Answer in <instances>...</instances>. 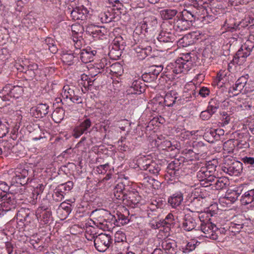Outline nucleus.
<instances>
[{
    "mask_svg": "<svg viewBox=\"0 0 254 254\" xmlns=\"http://www.w3.org/2000/svg\"><path fill=\"white\" fill-rule=\"evenodd\" d=\"M28 175L29 171L27 169L17 171L11 178L10 186L5 182H0V190L5 193H11L13 194L20 193L22 190L21 187L26 184L29 180Z\"/></svg>",
    "mask_w": 254,
    "mask_h": 254,
    "instance_id": "obj_1",
    "label": "nucleus"
},
{
    "mask_svg": "<svg viewBox=\"0 0 254 254\" xmlns=\"http://www.w3.org/2000/svg\"><path fill=\"white\" fill-rule=\"evenodd\" d=\"M190 54L180 57L176 61L170 63L166 67V76L170 79H175L177 75L188 72L191 68L192 63Z\"/></svg>",
    "mask_w": 254,
    "mask_h": 254,
    "instance_id": "obj_2",
    "label": "nucleus"
},
{
    "mask_svg": "<svg viewBox=\"0 0 254 254\" xmlns=\"http://www.w3.org/2000/svg\"><path fill=\"white\" fill-rule=\"evenodd\" d=\"M77 0L71 2L68 5L65 6V14H70L71 19L74 21H84L87 19L89 11L83 5H77Z\"/></svg>",
    "mask_w": 254,
    "mask_h": 254,
    "instance_id": "obj_3",
    "label": "nucleus"
},
{
    "mask_svg": "<svg viewBox=\"0 0 254 254\" xmlns=\"http://www.w3.org/2000/svg\"><path fill=\"white\" fill-rule=\"evenodd\" d=\"M254 48V35H250L248 40L243 45L241 49L238 51L236 56L233 59V62L240 64L239 60L243 62L245 58L248 57Z\"/></svg>",
    "mask_w": 254,
    "mask_h": 254,
    "instance_id": "obj_4",
    "label": "nucleus"
},
{
    "mask_svg": "<svg viewBox=\"0 0 254 254\" xmlns=\"http://www.w3.org/2000/svg\"><path fill=\"white\" fill-rule=\"evenodd\" d=\"M197 228H200V231L203 233L201 235L202 237L215 240L218 239V236L216 231L217 228L215 224L209 221L201 222L200 226Z\"/></svg>",
    "mask_w": 254,
    "mask_h": 254,
    "instance_id": "obj_5",
    "label": "nucleus"
},
{
    "mask_svg": "<svg viewBox=\"0 0 254 254\" xmlns=\"http://www.w3.org/2000/svg\"><path fill=\"white\" fill-rule=\"evenodd\" d=\"M112 243L111 235L101 233L98 234L94 239V246L99 252H104L109 248Z\"/></svg>",
    "mask_w": 254,
    "mask_h": 254,
    "instance_id": "obj_6",
    "label": "nucleus"
},
{
    "mask_svg": "<svg viewBox=\"0 0 254 254\" xmlns=\"http://www.w3.org/2000/svg\"><path fill=\"white\" fill-rule=\"evenodd\" d=\"M223 171L230 176H238L242 172L243 164L241 162L235 160L227 161L225 160L222 167Z\"/></svg>",
    "mask_w": 254,
    "mask_h": 254,
    "instance_id": "obj_7",
    "label": "nucleus"
},
{
    "mask_svg": "<svg viewBox=\"0 0 254 254\" xmlns=\"http://www.w3.org/2000/svg\"><path fill=\"white\" fill-rule=\"evenodd\" d=\"M180 165L181 163L179 160H175L169 164L167 168V173L165 175V179L168 182L173 181L175 182L176 179H178L181 174Z\"/></svg>",
    "mask_w": 254,
    "mask_h": 254,
    "instance_id": "obj_8",
    "label": "nucleus"
},
{
    "mask_svg": "<svg viewBox=\"0 0 254 254\" xmlns=\"http://www.w3.org/2000/svg\"><path fill=\"white\" fill-rule=\"evenodd\" d=\"M49 205L42 203L36 210L35 215L37 219L43 224H47L52 219V211Z\"/></svg>",
    "mask_w": 254,
    "mask_h": 254,
    "instance_id": "obj_9",
    "label": "nucleus"
},
{
    "mask_svg": "<svg viewBox=\"0 0 254 254\" xmlns=\"http://www.w3.org/2000/svg\"><path fill=\"white\" fill-rule=\"evenodd\" d=\"M179 35L174 29L170 28L169 31L166 30L161 31L158 37V40L161 42H177L181 40H184L188 37L184 36L182 38H179Z\"/></svg>",
    "mask_w": 254,
    "mask_h": 254,
    "instance_id": "obj_10",
    "label": "nucleus"
},
{
    "mask_svg": "<svg viewBox=\"0 0 254 254\" xmlns=\"http://www.w3.org/2000/svg\"><path fill=\"white\" fill-rule=\"evenodd\" d=\"M16 201L14 194L11 193H5L0 190V205L5 207L6 210H10L14 207Z\"/></svg>",
    "mask_w": 254,
    "mask_h": 254,
    "instance_id": "obj_11",
    "label": "nucleus"
},
{
    "mask_svg": "<svg viewBox=\"0 0 254 254\" xmlns=\"http://www.w3.org/2000/svg\"><path fill=\"white\" fill-rule=\"evenodd\" d=\"M198 220L192 217L189 214H186L182 220L181 222V228L186 232H190L194 230H197L196 229L197 226V222Z\"/></svg>",
    "mask_w": 254,
    "mask_h": 254,
    "instance_id": "obj_12",
    "label": "nucleus"
},
{
    "mask_svg": "<svg viewBox=\"0 0 254 254\" xmlns=\"http://www.w3.org/2000/svg\"><path fill=\"white\" fill-rule=\"evenodd\" d=\"M91 126V122L89 119H86L80 123L79 125L76 126L72 133V135L75 138L79 137L81 135L89 132V129Z\"/></svg>",
    "mask_w": 254,
    "mask_h": 254,
    "instance_id": "obj_13",
    "label": "nucleus"
},
{
    "mask_svg": "<svg viewBox=\"0 0 254 254\" xmlns=\"http://www.w3.org/2000/svg\"><path fill=\"white\" fill-rule=\"evenodd\" d=\"M49 112V106L46 104H39L30 109V114L36 118H42Z\"/></svg>",
    "mask_w": 254,
    "mask_h": 254,
    "instance_id": "obj_14",
    "label": "nucleus"
},
{
    "mask_svg": "<svg viewBox=\"0 0 254 254\" xmlns=\"http://www.w3.org/2000/svg\"><path fill=\"white\" fill-rule=\"evenodd\" d=\"M248 81V79L245 76L240 77L236 81L235 84L229 89V93H232L233 95H237L242 93L244 88Z\"/></svg>",
    "mask_w": 254,
    "mask_h": 254,
    "instance_id": "obj_15",
    "label": "nucleus"
},
{
    "mask_svg": "<svg viewBox=\"0 0 254 254\" xmlns=\"http://www.w3.org/2000/svg\"><path fill=\"white\" fill-rule=\"evenodd\" d=\"M109 214L108 211L99 209L93 211L91 216L97 221V223L103 225L106 221L107 217Z\"/></svg>",
    "mask_w": 254,
    "mask_h": 254,
    "instance_id": "obj_16",
    "label": "nucleus"
},
{
    "mask_svg": "<svg viewBox=\"0 0 254 254\" xmlns=\"http://www.w3.org/2000/svg\"><path fill=\"white\" fill-rule=\"evenodd\" d=\"M158 24L157 18L153 15H150L145 17L143 19V24L141 26L142 29L146 32L153 30L157 27Z\"/></svg>",
    "mask_w": 254,
    "mask_h": 254,
    "instance_id": "obj_17",
    "label": "nucleus"
},
{
    "mask_svg": "<svg viewBox=\"0 0 254 254\" xmlns=\"http://www.w3.org/2000/svg\"><path fill=\"white\" fill-rule=\"evenodd\" d=\"M162 248L166 253L169 254H176L177 252V245L176 242L172 240L167 239L162 241Z\"/></svg>",
    "mask_w": 254,
    "mask_h": 254,
    "instance_id": "obj_18",
    "label": "nucleus"
},
{
    "mask_svg": "<svg viewBox=\"0 0 254 254\" xmlns=\"http://www.w3.org/2000/svg\"><path fill=\"white\" fill-rule=\"evenodd\" d=\"M183 199V193L177 191L168 198V203L172 208H176L181 204Z\"/></svg>",
    "mask_w": 254,
    "mask_h": 254,
    "instance_id": "obj_19",
    "label": "nucleus"
},
{
    "mask_svg": "<svg viewBox=\"0 0 254 254\" xmlns=\"http://www.w3.org/2000/svg\"><path fill=\"white\" fill-rule=\"evenodd\" d=\"M179 15L177 16V19L174 22L173 28L178 33V32H182L187 30L190 28L191 24L186 20L183 19L182 17H179Z\"/></svg>",
    "mask_w": 254,
    "mask_h": 254,
    "instance_id": "obj_20",
    "label": "nucleus"
},
{
    "mask_svg": "<svg viewBox=\"0 0 254 254\" xmlns=\"http://www.w3.org/2000/svg\"><path fill=\"white\" fill-rule=\"evenodd\" d=\"M30 212L29 209L21 208L17 214V219L24 223V225H28L31 222V218L30 216Z\"/></svg>",
    "mask_w": 254,
    "mask_h": 254,
    "instance_id": "obj_21",
    "label": "nucleus"
},
{
    "mask_svg": "<svg viewBox=\"0 0 254 254\" xmlns=\"http://www.w3.org/2000/svg\"><path fill=\"white\" fill-rule=\"evenodd\" d=\"M96 51L91 50V49H83L80 52V58L84 63H90L93 61V58L96 54Z\"/></svg>",
    "mask_w": 254,
    "mask_h": 254,
    "instance_id": "obj_22",
    "label": "nucleus"
},
{
    "mask_svg": "<svg viewBox=\"0 0 254 254\" xmlns=\"http://www.w3.org/2000/svg\"><path fill=\"white\" fill-rule=\"evenodd\" d=\"M191 212H201L203 210V198L202 197H194L189 204Z\"/></svg>",
    "mask_w": 254,
    "mask_h": 254,
    "instance_id": "obj_23",
    "label": "nucleus"
},
{
    "mask_svg": "<svg viewBox=\"0 0 254 254\" xmlns=\"http://www.w3.org/2000/svg\"><path fill=\"white\" fill-rule=\"evenodd\" d=\"M207 171L205 168H203L202 167L197 173V178L199 181H204L207 182L213 183L215 176L211 175V174Z\"/></svg>",
    "mask_w": 254,
    "mask_h": 254,
    "instance_id": "obj_24",
    "label": "nucleus"
},
{
    "mask_svg": "<svg viewBox=\"0 0 254 254\" xmlns=\"http://www.w3.org/2000/svg\"><path fill=\"white\" fill-rule=\"evenodd\" d=\"M137 54V57L140 60H143L148 55H150L152 52V48L148 46L144 47L143 45H139L134 48Z\"/></svg>",
    "mask_w": 254,
    "mask_h": 254,
    "instance_id": "obj_25",
    "label": "nucleus"
},
{
    "mask_svg": "<svg viewBox=\"0 0 254 254\" xmlns=\"http://www.w3.org/2000/svg\"><path fill=\"white\" fill-rule=\"evenodd\" d=\"M194 13L192 7H190L189 9H184L181 12L179 13V17H182L183 19L186 20L189 23H191L193 21H195V18L193 16Z\"/></svg>",
    "mask_w": 254,
    "mask_h": 254,
    "instance_id": "obj_26",
    "label": "nucleus"
},
{
    "mask_svg": "<svg viewBox=\"0 0 254 254\" xmlns=\"http://www.w3.org/2000/svg\"><path fill=\"white\" fill-rule=\"evenodd\" d=\"M143 169L149 172L150 174L157 175L161 170V165L155 162L146 163L142 166Z\"/></svg>",
    "mask_w": 254,
    "mask_h": 254,
    "instance_id": "obj_27",
    "label": "nucleus"
},
{
    "mask_svg": "<svg viewBox=\"0 0 254 254\" xmlns=\"http://www.w3.org/2000/svg\"><path fill=\"white\" fill-rule=\"evenodd\" d=\"M178 94L175 91H170L167 92L164 97V103L166 106L170 107L177 101L178 97Z\"/></svg>",
    "mask_w": 254,
    "mask_h": 254,
    "instance_id": "obj_28",
    "label": "nucleus"
},
{
    "mask_svg": "<svg viewBox=\"0 0 254 254\" xmlns=\"http://www.w3.org/2000/svg\"><path fill=\"white\" fill-rule=\"evenodd\" d=\"M163 67L162 65H153L151 67V71H150L149 73L144 74L142 76V78L144 79V81L147 82L148 80H146L145 79L147 78L148 76H150V77L152 78L150 80H153L156 78V77L159 75Z\"/></svg>",
    "mask_w": 254,
    "mask_h": 254,
    "instance_id": "obj_29",
    "label": "nucleus"
},
{
    "mask_svg": "<svg viewBox=\"0 0 254 254\" xmlns=\"http://www.w3.org/2000/svg\"><path fill=\"white\" fill-rule=\"evenodd\" d=\"M206 146L202 141H193L192 151L195 154L202 155L206 153Z\"/></svg>",
    "mask_w": 254,
    "mask_h": 254,
    "instance_id": "obj_30",
    "label": "nucleus"
},
{
    "mask_svg": "<svg viewBox=\"0 0 254 254\" xmlns=\"http://www.w3.org/2000/svg\"><path fill=\"white\" fill-rule=\"evenodd\" d=\"M110 67V72L113 76L117 77H120L124 73L123 66L119 63H115L112 64Z\"/></svg>",
    "mask_w": 254,
    "mask_h": 254,
    "instance_id": "obj_31",
    "label": "nucleus"
},
{
    "mask_svg": "<svg viewBox=\"0 0 254 254\" xmlns=\"http://www.w3.org/2000/svg\"><path fill=\"white\" fill-rule=\"evenodd\" d=\"M227 182V180L225 178H216L215 177L213 184H210L212 185V188L218 190L225 188Z\"/></svg>",
    "mask_w": 254,
    "mask_h": 254,
    "instance_id": "obj_32",
    "label": "nucleus"
},
{
    "mask_svg": "<svg viewBox=\"0 0 254 254\" xmlns=\"http://www.w3.org/2000/svg\"><path fill=\"white\" fill-rule=\"evenodd\" d=\"M241 201L245 205L254 202V189L245 192L242 196Z\"/></svg>",
    "mask_w": 254,
    "mask_h": 254,
    "instance_id": "obj_33",
    "label": "nucleus"
},
{
    "mask_svg": "<svg viewBox=\"0 0 254 254\" xmlns=\"http://www.w3.org/2000/svg\"><path fill=\"white\" fill-rule=\"evenodd\" d=\"M114 218L115 224L117 226L124 225L129 222V219L127 216L121 213H117L116 215L113 216Z\"/></svg>",
    "mask_w": 254,
    "mask_h": 254,
    "instance_id": "obj_34",
    "label": "nucleus"
},
{
    "mask_svg": "<svg viewBox=\"0 0 254 254\" xmlns=\"http://www.w3.org/2000/svg\"><path fill=\"white\" fill-rule=\"evenodd\" d=\"M64 110L62 108H57L53 112L52 117L55 122L60 123L64 118Z\"/></svg>",
    "mask_w": 254,
    "mask_h": 254,
    "instance_id": "obj_35",
    "label": "nucleus"
},
{
    "mask_svg": "<svg viewBox=\"0 0 254 254\" xmlns=\"http://www.w3.org/2000/svg\"><path fill=\"white\" fill-rule=\"evenodd\" d=\"M44 48L48 49L52 54H56L58 51L54 40L50 37H48L45 39Z\"/></svg>",
    "mask_w": 254,
    "mask_h": 254,
    "instance_id": "obj_36",
    "label": "nucleus"
},
{
    "mask_svg": "<svg viewBox=\"0 0 254 254\" xmlns=\"http://www.w3.org/2000/svg\"><path fill=\"white\" fill-rule=\"evenodd\" d=\"M192 9H193V12L196 13L195 14L193 13V16L195 20H201V16H202V15H204V14L206 13V9L202 6V4H199L198 6L194 5V6L192 7Z\"/></svg>",
    "mask_w": 254,
    "mask_h": 254,
    "instance_id": "obj_37",
    "label": "nucleus"
},
{
    "mask_svg": "<svg viewBox=\"0 0 254 254\" xmlns=\"http://www.w3.org/2000/svg\"><path fill=\"white\" fill-rule=\"evenodd\" d=\"M178 13L176 9L165 8L160 11L161 17L164 19H171Z\"/></svg>",
    "mask_w": 254,
    "mask_h": 254,
    "instance_id": "obj_38",
    "label": "nucleus"
},
{
    "mask_svg": "<svg viewBox=\"0 0 254 254\" xmlns=\"http://www.w3.org/2000/svg\"><path fill=\"white\" fill-rule=\"evenodd\" d=\"M97 228L94 227L89 226L86 227L85 236L86 238L89 241H94L96 236H97Z\"/></svg>",
    "mask_w": 254,
    "mask_h": 254,
    "instance_id": "obj_39",
    "label": "nucleus"
},
{
    "mask_svg": "<svg viewBox=\"0 0 254 254\" xmlns=\"http://www.w3.org/2000/svg\"><path fill=\"white\" fill-rule=\"evenodd\" d=\"M126 200L127 205L134 207L136 205L139 203L140 198L137 194H130L129 196H127Z\"/></svg>",
    "mask_w": 254,
    "mask_h": 254,
    "instance_id": "obj_40",
    "label": "nucleus"
},
{
    "mask_svg": "<svg viewBox=\"0 0 254 254\" xmlns=\"http://www.w3.org/2000/svg\"><path fill=\"white\" fill-rule=\"evenodd\" d=\"M220 102L215 98L211 99L209 103L207 108L208 111L210 112L213 115L214 114L219 108Z\"/></svg>",
    "mask_w": 254,
    "mask_h": 254,
    "instance_id": "obj_41",
    "label": "nucleus"
},
{
    "mask_svg": "<svg viewBox=\"0 0 254 254\" xmlns=\"http://www.w3.org/2000/svg\"><path fill=\"white\" fill-rule=\"evenodd\" d=\"M9 124L5 120L0 119V138L5 136L9 131Z\"/></svg>",
    "mask_w": 254,
    "mask_h": 254,
    "instance_id": "obj_42",
    "label": "nucleus"
},
{
    "mask_svg": "<svg viewBox=\"0 0 254 254\" xmlns=\"http://www.w3.org/2000/svg\"><path fill=\"white\" fill-rule=\"evenodd\" d=\"M35 70V79L36 80H42L46 78V75L44 70L41 68H38V66L37 64H34V66L32 67Z\"/></svg>",
    "mask_w": 254,
    "mask_h": 254,
    "instance_id": "obj_43",
    "label": "nucleus"
},
{
    "mask_svg": "<svg viewBox=\"0 0 254 254\" xmlns=\"http://www.w3.org/2000/svg\"><path fill=\"white\" fill-rule=\"evenodd\" d=\"M71 30L72 33V35H77V37H79V38H80L81 37L82 34L84 31V28L81 24L76 23L71 25Z\"/></svg>",
    "mask_w": 254,
    "mask_h": 254,
    "instance_id": "obj_44",
    "label": "nucleus"
},
{
    "mask_svg": "<svg viewBox=\"0 0 254 254\" xmlns=\"http://www.w3.org/2000/svg\"><path fill=\"white\" fill-rule=\"evenodd\" d=\"M141 82L140 80H135L131 86L129 91L132 94H140L142 93V87L140 85Z\"/></svg>",
    "mask_w": 254,
    "mask_h": 254,
    "instance_id": "obj_45",
    "label": "nucleus"
},
{
    "mask_svg": "<svg viewBox=\"0 0 254 254\" xmlns=\"http://www.w3.org/2000/svg\"><path fill=\"white\" fill-rule=\"evenodd\" d=\"M86 32L90 35H92L94 37H96L97 35H101L102 33L101 29L95 25H90L87 27Z\"/></svg>",
    "mask_w": 254,
    "mask_h": 254,
    "instance_id": "obj_46",
    "label": "nucleus"
},
{
    "mask_svg": "<svg viewBox=\"0 0 254 254\" xmlns=\"http://www.w3.org/2000/svg\"><path fill=\"white\" fill-rule=\"evenodd\" d=\"M23 92V88L21 86L16 85L11 88L10 99L12 98H17L22 95Z\"/></svg>",
    "mask_w": 254,
    "mask_h": 254,
    "instance_id": "obj_47",
    "label": "nucleus"
},
{
    "mask_svg": "<svg viewBox=\"0 0 254 254\" xmlns=\"http://www.w3.org/2000/svg\"><path fill=\"white\" fill-rule=\"evenodd\" d=\"M73 87H70L69 85H66L64 86L62 92L61 93L63 99H62V101L63 100H65V99H68V97L71 95V94L73 93Z\"/></svg>",
    "mask_w": 254,
    "mask_h": 254,
    "instance_id": "obj_48",
    "label": "nucleus"
},
{
    "mask_svg": "<svg viewBox=\"0 0 254 254\" xmlns=\"http://www.w3.org/2000/svg\"><path fill=\"white\" fill-rule=\"evenodd\" d=\"M162 223L164 227L168 228L173 227L175 224L173 215L172 213H169L163 220Z\"/></svg>",
    "mask_w": 254,
    "mask_h": 254,
    "instance_id": "obj_49",
    "label": "nucleus"
},
{
    "mask_svg": "<svg viewBox=\"0 0 254 254\" xmlns=\"http://www.w3.org/2000/svg\"><path fill=\"white\" fill-rule=\"evenodd\" d=\"M53 200L56 202H60L63 200L64 198V192L62 189L58 188L56 190L52 195Z\"/></svg>",
    "mask_w": 254,
    "mask_h": 254,
    "instance_id": "obj_50",
    "label": "nucleus"
},
{
    "mask_svg": "<svg viewBox=\"0 0 254 254\" xmlns=\"http://www.w3.org/2000/svg\"><path fill=\"white\" fill-rule=\"evenodd\" d=\"M34 64H31L28 66V69L24 72L25 75L29 79H35V70L33 67Z\"/></svg>",
    "mask_w": 254,
    "mask_h": 254,
    "instance_id": "obj_51",
    "label": "nucleus"
},
{
    "mask_svg": "<svg viewBox=\"0 0 254 254\" xmlns=\"http://www.w3.org/2000/svg\"><path fill=\"white\" fill-rule=\"evenodd\" d=\"M100 18L102 22L109 23L112 21L113 17L110 12L107 11L101 13L100 14Z\"/></svg>",
    "mask_w": 254,
    "mask_h": 254,
    "instance_id": "obj_52",
    "label": "nucleus"
},
{
    "mask_svg": "<svg viewBox=\"0 0 254 254\" xmlns=\"http://www.w3.org/2000/svg\"><path fill=\"white\" fill-rule=\"evenodd\" d=\"M234 148V144L231 140H228L223 145V149L228 153L232 152Z\"/></svg>",
    "mask_w": 254,
    "mask_h": 254,
    "instance_id": "obj_53",
    "label": "nucleus"
},
{
    "mask_svg": "<svg viewBox=\"0 0 254 254\" xmlns=\"http://www.w3.org/2000/svg\"><path fill=\"white\" fill-rule=\"evenodd\" d=\"M74 58L73 54H64L62 56V59L64 63L68 64H70Z\"/></svg>",
    "mask_w": 254,
    "mask_h": 254,
    "instance_id": "obj_54",
    "label": "nucleus"
},
{
    "mask_svg": "<svg viewBox=\"0 0 254 254\" xmlns=\"http://www.w3.org/2000/svg\"><path fill=\"white\" fill-rule=\"evenodd\" d=\"M125 234L122 231H117L115 235V242H124L126 240Z\"/></svg>",
    "mask_w": 254,
    "mask_h": 254,
    "instance_id": "obj_55",
    "label": "nucleus"
},
{
    "mask_svg": "<svg viewBox=\"0 0 254 254\" xmlns=\"http://www.w3.org/2000/svg\"><path fill=\"white\" fill-rule=\"evenodd\" d=\"M243 227L244 224H236L232 223L230 228L231 229V231L232 232L239 233L243 228Z\"/></svg>",
    "mask_w": 254,
    "mask_h": 254,
    "instance_id": "obj_56",
    "label": "nucleus"
},
{
    "mask_svg": "<svg viewBox=\"0 0 254 254\" xmlns=\"http://www.w3.org/2000/svg\"><path fill=\"white\" fill-rule=\"evenodd\" d=\"M212 115L213 114L206 109L201 112L200 118L203 121H207L209 120Z\"/></svg>",
    "mask_w": 254,
    "mask_h": 254,
    "instance_id": "obj_57",
    "label": "nucleus"
},
{
    "mask_svg": "<svg viewBox=\"0 0 254 254\" xmlns=\"http://www.w3.org/2000/svg\"><path fill=\"white\" fill-rule=\"evenodd\" d=\"M164 203H163L162 200H160L159 199L158 200H153L151 201V203L150 204V209H154V206L156 208H161Z\"/></svg>",
    "mask_w": 254,
    "mask_h": 254,
    "instance_id": "obj_58",
    "label": "nucleus"
},
{
    "mask_svg": "<svg viewBox=\"0 0 254 254\" xmlns=\"http://www.w3.org/2000/svg\"><path fill=\"white\" fill-rule=\"evenodd\" d=\"M222 117V124L223 126H225L228 125L231 120V117L229 115H228V114L226 112H223L221 114Z\"/></svg>",
    "mask_w": 254,
    "mask_h": 254,
    "instance_id": "obj_59",
    "label": "nucleus"
},
{
    "mask_svg": "<svg viewBox=\"0 0 254 254\" xmlns=\"http://www.w3.org/2000/svg\"><path fill=\"white\" fill-rule=\"evenodd\" d=\"M214 19V18L213 16L209 15L207 14L206 15L201 16V19L200 20L202 22L203 24H206L213 21Z\"/></svg>",
    "mask_w": 254,
    "mask_h": 254,
    "instance_id": "obj_60",
    "label": "nucleus"
},
{
    "mask_svg": "<svg viewBox=\"0 0 254 254\" xmlns=\"http://www.w3.org/2000/svg\"><path fill=\"white\" fill-rule=\"evenodd\" d=\"M198 94L202 97H206L210 94V90L208 88L206 87H202L200 88L198 91Z\"/></svg>",
    "mask_w": 254,
    "mask_h": 254,
    "instance_id": "obj_61",
    "label": "nucleus"
},
{
    "mask_svg": "<svg viewBox=\"0 0 254 254\" xmlns=\"http://www.w3.org/2000/svg\"><path fill=\"white\" fill-rule=\"evenodd\" d=\"M73 186V183L72 182L68 181L66 183L62 185L61 188L59 187V188L62 189V190H64V191H69L72 189Z\"/></svg>",
    "mask_w": 254,
    "mask_h": 254,
    "instance_id": "obj_62",
    "label": "nucleus"
},
{
    "mask_svg": "<svg viewBox=\"0 0 254 254\" xmlns=\"http://www.w3.org/2000/svg\"><path fill=\"white\" fill-rule=\"evenodd\" d=\"M195 248V246L194 244H192V243H188L185 248H182L183 252L187 254L194 250Z\"/></svg>",
    "mask_w": 254,
    "mask_h": 254,
    "instance_id": "obj_63",
    "label": "nucleus"
},
{
    "mask_svg": "<svg viewBox=\"0 0 254 254\" xmlns=\"http://www.w3.org/2000/svg\"><path fill=\"white\" fill-rule=\"evenodd\" d=\"M252 91H254V86H252L250 83L246 82V84L244 88L242 94H246Z\"/></svg>",
    "mask_w": 254,
    "mask_h": 254,
    "instance_id": "obj_64",
    "label": "nucleus"
}]
</instances>
